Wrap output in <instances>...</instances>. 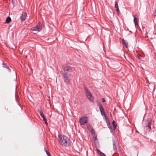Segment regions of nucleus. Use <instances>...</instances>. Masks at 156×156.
Masks as SVG:
<instances>
[{
    "mask_svg": "<svg viewBox=\"0 0 156 156\" xmlns=\"http://www.w3.org/2000/svg\"><path fill=\"white\" fill-rule=\"evenodd\" d=\"M134 17V22L135 25L138 24V20L137 18L135 16H134L133 15Z\"/></svg>",
    "mask_w": 156,
    "mask_h": 156,
    "instance_id": "ddd939ff",
    "label": "nucleus"
},
{
    "mask_svg": "<svg viewBox=\"0 0 156 156\" xmlns=\"http://www.w3.org/2000/svg\"><path fill=\"white\" fill-rule=\"evenodd\" d=\"M98 107H99V109H100V111L101 112V115L103 116H104L105 118V119L106 118H106V115L105 113L104 112V108H103L102 105L100 103H98Z\"/></svg>",
    "mask_w": 156,
    "mask_h": 156,
    "instance_id": "423d86ee",
    "label": "nucleus"
},
{
    "mask_svg": "<svg viewBox=\"0 0 156 156\" xmlns=\"http://www.w3.org/2000/svg\"><path fill=\"white\" fill-rule=\"evenodd\" d=\"M92 136H93V139L94 140V142L95 143V142L97 141L98 140L97 138V136L95 134H94Z\"/></svg>",
    "mask_w": 156,
    "mask_h": 156,
    "instance_id": "2eb2a0df",
    "label": "nucleus"
},
{
    "mask_svg": "<svg viewBox=\"0 0 156 156\" xmlns=\"http://www.w3.org/2000/svg\"><path fill=\"white\" fill-rule=\"evenodd\" d=\"M40 114L41 116V117L43 119L45 118V117L44 116V114H43V112H42L41 111H40Z\"/></svg>",
    "mask_w": 156,
    "mask_h": 156,
    "instance_id": "6ab92c4d",
    "label": "nucleus"
},
{
    "mask_svg": "<svg viewBox=\"0 0 156 156\" xmlns=\"http://www.w3.org/2000/svg\"><path fill=\"white\" fill-rule=\"evenodd\" d=\"M58 140L59 143L63 146H69L70 144V141L69 138L65 135H59Z\"/></svg>",
    "mask_w": 156,
    "mask_h": 156,
    "instance_id": "f03ea898",
    "label": "nucleus"
},
{
    "mask_svg": "<svg viewBox=\"0 0 156 156\" xmlns=\"http://www.w3.org/2000/svg\"><path fill=\"white\" fill-rule=\"evenodd\" d=\"M87 118L85 116L79 119V122L81 125L85 124L87 122Z\"/></svg>",
    "mask_w": 156,
    "mask_h": 156,
    "instance_id": "39448f33",
    "label": "nucleus"
},
{
    "mask_svg": "<svg viewBox=\"0 0 156 156\" xmlns=\"http://www.w3.org/2000/svg\"><path fill=\"white\" fill-rule=\"evenodd\" d=\"M134 16H135L136 17H137V15L136 14Z\"/></svg>",
    "mask_w": 156,
    "mask_h": 156,
    "instance_id": "393cba45",
    "label": "nucleus"
},
{
    "mask_svg": "<svg viewBox=\"0 0 156 156\" xmlns=\"http://www.w3.org/2000/svg\"><path fill=\"white\" fill-rule=\"evenodd\" d=\"M106 122L107 123V126H108V127L110 129L111 131H112V128L111 127L110 122H109L108 119V118H106Z\"/></svg>",
    "mask_w": 156,
    "mask_h": 156,
    "instance_id": "9d476101",
    "label": "nucleus"
},
{
    "mask_svg": "<svg viewBox=\"0 0 156 156\" xmlns=\"http://www.w3.org/2000/svg\"><path fill=\"white\" fill-rule=\"evenodd\" d=\"M122 41L123 44L125 45V47L126 48H128V44L127 42L124 39H122Z\"/></svg>",
    "mask_w": 156,
    "mask_h": 156,
    "instance_id": "4468645a",
    "label": "nucleus"
},
{
    "mask_svg": "<svg viewBox=\"0 0 156 156\" xmlns=\"http://www.w3.org/2000/svg\"><path fill=\"white\" fill-rule=\"evenodd\" d=\"M98 151H99L100 153V154L101 155V156H104L105 154H104L102 152H101L100 151H99L98 150Z\"/></svg>",
    "mask_w": 156,
    "mask_h": 156,
    "instance_id": "aec40b11",
    "label": "nucleus"
},
{
    "mask_svg": "<svg viewBox=\"0 0 156 156\" xmlns=\"http://www.w3.org/2000/svg\"><path fill=\"white\" fill-rule=\"evenodd\" d=\"M27 16V14L25 12H23L21 16L20 17V18L22 21H24L25 20Z\"/></svg>",
    "mask_w": 156,
    "mask_h": 156,
    "instance_id": "1a4fd4ad",
    "label": "nucleus"
},
{
    "mask_svg": "<svg viewBox=\"0 0 156 156\" xmlns=\"http://www.w3.org/2000/svg\"><path fill=\"white\" fill-rule=\"evenodd\" d=\"M45 151L48 156H51L50 153L48 152V151L47 150H46Z\"/></svg>",
    "mask_w": 156,
    "mask_h": 156,
    "instance_id": "4be33fe9",
    "label": "nucleus"
},
{
    "mask_svg": "<svg viewBox=\"0 0 156 156\" xmlns=\"http://www.w3.org/2000/svg\"><path fill=\"white\" fill-rule=\"evenodd\" d=\"M43 119L44 121V122L47 121L45 118Z\"/></svg>",
    "mask_w": 156,
    "mask_h": 156,
    "instance_id": "b1692460",
    "label": "nucleus"
},
{
    "mask_svg": "<svg viewBox=\"0 0 156 156\" xmlns=\"http://www.w3.org/2000/svg\"><path fill=\"white\" fill-rule=\"evenodd\" d=\"M137 57H138V58H140L141 57H142L141 56V55L140 54H137Z\"/></svg>",
    "mask_w": 156,
    "mask_h": 156,
    "instance_id": "412c9836",
    "label": "nucleus"
},
{
    "mask_svg": "<svg viewBox=\"0 0 156 156\" xmlns=\"http://www.w3.org/2000/svg\"><path fill=\"white\" fill-rule=\"evenodd\" d=\"M112 124L113 125V127L114 128V130L115 129L116 127V124L114 121H113Z\"/></svg>",
    "mask_w": 156,
    "mask_h": 156,
    "instance_id": "a211bd4d",
    "label": "nucleus"
},
{
    "mask_svg": "<svg viewBox=\"0 0 156 156\" xmlns=\"http://www.w3.org/2000/svg\"><path fill=\"white\" fill-rule=\"evenodd\" d=\"M2 64L3 65V67L7 68L9 72H11V70L9 68V67L6 64L3 63Z\"/></svg>",
    "mask_w": 156,
    "mask_h": 156,
    "instance_id": "dca6fc26",
    "label": "nucleus"
},
{
    "mask_svg": "<svg viewBox=\"0 0 156 156\" xmlns=\"http://www.w3.org/2000/svg\"><path fill=\"white\" fill-rule=\"evenodd\" d=\"M41 30V27L39 25H37L31 29V31L33 34H36Z\"/></svg>",
    "mask_w": 156,
    "mask_h": 156,
    "instance_id": "7ed1b4c3",
    "label": "nucleus"
},
{
    "mask_svg": "<svg viewBox=\"0 0 156 156\" xmlns=\"http://www.w3.org/2000/svg\"><path fill=\"white\" fill-rule=\"evenodd\" d=\"M84 89L86 91V94L87 98L90 101L93 102L94 101L93 99L91 93L87 88L85 87Z\"/></svg>",
    "mask_w": 156,
    "mask_h": 156,
    "instance_id": "20e7f679",
    "label": "nucleus"
},
{
    "mask_svg": "<svg viewBox=\"0 0 156 156\" xmlns=\"http://www.w3.org/2000/svg\"><path fill=\"white\" fill-rule=\"evenodd\" d=\"M89 130L90 131L92 135L95 134V132L94 129L91 128L89 126V127H88Z\"/></svg>",
    "mask_w": 156,
    "mask_h": 156,
    "instance_id": "f8f14e48",
    "label": "nucleus"
},
{
    "mask_svg": "<svg viewBox=\"0 0 156 156\" xmlns=\"http://www.w3.org/2000/svg\"><path fill=\"white\" fill-rule=\"evenodd\" d=\"M62 71L64 82L67 83H68L70 81V76L72 72L71 68L68 65H64Z\"/></svg>",
    "mask_w": 156,
    "mask_h": 156,
    "instance_id": "f257e3e1",
    "label": "nucleus"
},
{
    "mask_svg": "<svg viewBox=\"0 0 156 156\" xmlns=\"http://www.w3.org/2000/svg\"><path fill=\"white\" fill-rule=\"evenodd\" d=\"M115 8L116 9V10L117 11V12L119 13V8L118 4L117 2H115Z\"/></svg>",
    "mask_w": 156,
    "mask_h": 156,
    "instance_id": "9b49d317",
    "label": "nucleus"
},
{
    "mask_svg": "<svg viewBox=\"0 0 156 156\" xmlns=\"http://www.w3.org/2000/svg\"><path fill=\"white\" fill-rule=\"evenodd\" d=\"M146 127L147 128V129L149 131L151 130V121H150L149 120H147L146 121Z\"/></svg>",
    "mask_w": 156,
    "mask_h": 156,
    "instance_id": "0eeeda50",
    "label": "nucleus"
},
{
    "mask_svg": "<svg viewBox=\"0 0 156 156\" xmlns=\"http://www.w3.org/2000/svg\"><path fill=\"white\" fill-rule=\"evenodd\" d=\"M113 146L114 151L116 152L117 151V149L116 146V143L115 140H113Z\"/></svg>",
    "mask_w": 156,
    "mask_h": 156,
    "instance_id": "6e6552de",
    "label": "nucleus"
},
{
    "mask_svg": "<svg viewBox=\"0 0 156 156\" xmlns=\"http://www.w3.org/2000/svg\"><path fill=\"white\" fill-rule=\"evenodd\" d=\"M45 124H47H47H48V123H47V121H45Z\"/></svg>",
    "mask_w": 156,
    "mask_h": 156,
    "instance_id": "a878e982",
    "label": "nucleus"
},
{
    "mask_svg": "<svg viewBox=\"0 0 156 156\" xmlns=\"http://www.w3.org/2000/svg\"><path fill=\"white\" fill-rule=\"evenodd\" d=\"M102 101L103 102H105V100L104 98H103L102 99Z\"/></svg>",
    "mask_w": 156,
    "mask_h": 156,
    "instance_id": "5701e85b",
    "label": "nucleus"
},
{
    "mask_svg": "<svg viewBox=\"0 0 156 156\" xmlns=\"http://www.w3.org/2000/svg\"><path fill=\"white\" fill-rule=\"evenodd\" d=\"M11 21V18L9 17H8L6 20V23H9Z\"/></svg>",
    "mask_w": 156,
    "mask_h": 156,
    "instance_id": "f3484780",
    "label": "nucleus"
}]
</instances>
